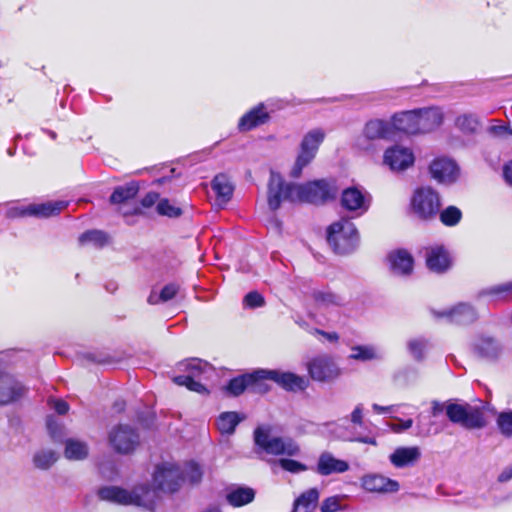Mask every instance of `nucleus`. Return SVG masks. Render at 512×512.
I'll return each instance as SVG.
<instances>
[{"label": "nucleus", "mask_w": 512, "mask_h": 512, "mask_svg": "<svg viewBox=\"0 0 512 512\" xmlns=\"http://www.w3.org/2000/svg\"><path fill=\"white\" fill-rule=\"evenodd\" d=\"M47 425H48L49 430H52V422H51V420H48Z\"/></svg>", "instance_id": "obj_64"}, {"label": "nucleus", "mask_w": 512, "mask_h": 512, "mask_svg": "<svg viewBox=\"0 0 512 512\" xmlns=\"http://www.w3.org/2000/svg\"><path fill=\"white\" fill-rule=\"evenodd\" d=\"M52 404H53V408L59 414H65L69 410V406H68L67 402H65L63 400H53Z\"/></svg>", "instance_id": "obj_56"}, {"label": "nucleus", "mask_w": 512, "mask_h": 512, "mask_svg": "<svg viewBox=\"0 0 512 512\" xmlns=\"http://www.w3.org/2000/svg\"><path fill=\"white\" fill-rule=\"evenodd\" d=\"M273 464L279 465L282 469L290 473H300L307 470V466L299 461L281 458L273 461Z\"/></svg>", "instance_id": "obj_45"}, {"label": "nucleus", "mask_w": 512, "mask_h": 512, "mask_svg": "<svg viewBox=\"0 0 512 512\" xmlns=\"http://www.w3.org/2000/svg\"><path fill=\"white\" fill-rule=\"evenodd\" d=\"M180 471L182 472L183 482L189 481L191 483H197L202 478V470L199 465L194 462L180 466Z\"/></svg>", "instance_id": "obj_41"}, {"label": "nucleus", "mask_w": 512, "mask_h": 512, "mask_svg": "<svg viewBox=\"0 0 512 512\" xmlns=\"http://www.w3.org/2000/svg\"><path fill=\"white\" fill-rule=\"evenodd\" d=\"M414 161L415 157L413 151L401 145H394L387 148L383 155V163L395 172L408 169L414 164Z\"/></svg>", "instance_id": "obj_14"}, {"label": "nucleus", "mask_w": 512, "mask_h": 512, "mask_svg": "<svg viewBox=\"0 0 512 512\" xmlns=\"http://www.w3.org/2000/svg\"><path fill=\"white\" fill-rule=\"evenodd\" d=\"M68 202L63 200L47 201L39 204H31L25 209L15 210L13 215H34L37 217H50L63 211Z\"/></svg>", "instance_id": "obj_22"}, {"label": "nucleus", "mask_w": 512, "mask_h": 512, "mask_svg": "<svg viewBox=\"0 0 512 512\" xmlns=\"http://www.w3.org/2000/svg\"><path fill=\"white\" fill-rule=\"evenodd\" d=\"M488 128V132L496 137L507 138V131H510V127L500 123L499 121H494Z\"/></svg>", "instance_id": "obj_50"}, {"label": "nucleus", "mask_w": 512, "mask_h": 512, "mask_svg": "<svg viewBox=\"0 0 512 512\" xmlns=\"http://www.w3.org/2000/svg\"><path fill=\"white\" fill-rule=\"evenodd\" d=\"M455 125L464 133H474L479 127V120L473 114H463L456 118Z\"/></svg>", "instance_id": "obj_39"}, {"label": "nucleus", "mask_w": 512, "mask_h": 512, "mask_svg": "<svg viewBox=\"0 0 512 512\" xmlns=\"http://www.w3.org/2000/svg\"><path fill=\"white\" fill-rule=\"evenodd\" d=\"M100 499L121 505H137L152 510L156 491L148 486H138L129 491L116 486H106L98 491Z\"/></svg>", "instance_id": "obj_1"}, {"label": "nucleus", "mask_w": 512, "mask_h": 512, "mask_svg": "<svg viewBox=\"0 0 512 512\" xmlns=\"http://www.w3.org/2000/svg\"><path fill=\"white\" fill-rule=\"evenodd\" d=\"M254 490L247 487L237 488L227 495L228 502L234 507H240L253 501Z\"/></svg>", "instance_id": "obj_36"}, {"label": "nucleus", "mask_w": 512, "mask_h": 512, "mask_svg": "<svg viewBox=\"0 0 512 512\" xmlns=\"http://www.w3.org/2000/svg\"><path fill=\"white\" fill-rule=\"evenodd\" d=\"M313 297L317 307L323 309L339 307L345 303L344 297L331 291H317Z\"/></svg>", "instance_id": "obj_34"}, {"label": "nucleus", "mask_w": 512, "mask_h": 512, "mask_svg": "<svg viewBox=\"0 0 512 512\" xmlns=\"http://www.w3.org/2000/svg\"><path fill=\"white\" fill-rule=\"evenodd\" d=\"M446 415L453 423L468 429L481 428L485 425L483 412L480 408L469 404L447 403Z\"/></svg>", "instance_id": "obj_7"}, {"label": "nucleus", "mask_w": 512, "mask_h": 512, "mask_svg": "<svg viewBox=\"0 0 512 512\" xmlns=\"http://www.w3.org/2000/svg\"><path fill=\"white\" fill-rule=\"evenodd\" d=\"M296 184H286L279 173L271 172L268 183L267 201L270 209L277 210L285 200L296 202L293 190Z\"/></svg>", "instance_id": "obj_12"}, {"label": "nucleus", "mask_w": 512, "mask_h": 512, "mask_svg": "<svg viewBox=\"0 0 512 512\" xmlns=\"http://www.w3.org/2000/svg\"><path fill=\"white\" fill-rule=\"evenodd\" d=\"M89 448L86 442L78 439H68L65 443V457L69 460H83L88 456Z\"/></svg>", "instance_id": "obj_35"}, {"label": "nucleus", "mask_w": 512, "mask_h": 512, "mask_svg": "<svg viewBox=\"0 0 512 512\" xmlns=\"http://www.w3.org/2000/svg\"><path fill=\"white\" fill-rule=\"evenodd\" d=\"M387 261L391 272L395 275L407 276L413 271V257L404 249H398L390 252L388 254Z\"/></svg>", "instance_id": "obj_23"}, {"label": "nucleus", "mask_w": 512, "mask_h": 512, "mask_svg": "<svg viewBox=\"0 0 512 512\" xmlns=\"http://www.w3.org/2000/svg\"><path fill=\"white\" fill-rule=\"evenodd\" d=\"M413 424V421L411 419H407V420H404V421H400L399 424H395L393 426V429L395 431H403V430H407L409 429Z\"/></svg>", "instance_id": "obj_59"}, {"label": "nucleus", "mask_w": 512, "mask_h": 512, "mask_svg": "<svg viewBox=\"0 0 512 512\" xmlns=\"http://www.w3.org/2000/svg\"><path fill=\"white\" fill-rule=\"evenodd\" d=\"M394 138L391 121L371 119L367 121L359 136L355 139V146L359 150H369L374 141L391 140Z\"/></svg>", "instance_id": "obj_6"}, {"label": "nucleus", "mask_w": 512, "mask_h": 512, "mask_svg": "<svg viewBox=\"0 0 512 512\" xmlns=\"http://www.w3.org/2000/svg\"><path fill=\"white\" fill-rule=\"evenodd\" d=\"M315 334L321 335L330 343H336L339 340V335L336 332H325L319 329H315Z\"/></svg>", "instance_id": "obj_55"}, {"label": "nucleus", "mask_w": 512, "mask_h": 512, "mask_svg": "<svg viewBox=\"0 0 512 512\" xmlns=\"http://www.w3.org/2000/svg\"><path fill=\"white\" fill-rule=\"evenodd\" d=\"M261 372L262 370H258L252 374L242 375L232 379L227 386V390L230 394L237 396L248 387L256 389L257 386L260 385V381L263 380V377L259 375Z\"/></svg>", "instance_id": "obj_29"}, {"label": "nucleus", "mask_w": 512, "mask_h": 512, "mask_svg": "<svg viewBox=\"0 0 512 512\" xmlns=\"http://www.w3.org/2000/svg\"><path fill=\"white\" fill-rule=\"evenodd\" d=\"M267 120L268 113L265 111L263 105H259L241 117L238 127L241 131H249L264 124Z\"/></svg>", "instance_id": "obj_31"}, {"label": "nucleus", "mask_w": 512, "mask_h": 512, "mask_svg": "<svg viewBox=\"0 0 512 512\" xmlns=\"http://www.w3.org/2000/svg\"><path fill=\"white\" fill-rule=\"evenodd\" d=\"M259 375L263 377V380H273L287 390H304L307 386V381L303 377L290 372L262 370Z\"/></svg>", "instance_id": "obj_20"}, {"label": "nucleus", "mask_w": 512, "mask_h": 512, "mask_svg": "<svg viewBox=\"0 0 512 512\" xmlns=\"http://www.w3.org/2000/svg\"><path fill=\"white\" fill-rule=\"evenodd\" d=\"M293 197L299 202L323 203L335 194V190L325 180H317L304 185H296Z\"/></svg>", "instance_id": "obj_10"}, {"label": "nucleus", "mask_w": 512, "mask_h": 512, "mask_svg": "<svg viewBox=\"0 0 512 512\" xmlns=\"http://www.w3.org/2000/svg\"><path fill=\"white\" fill-rule=\"evenodd\" d=\"M349 357L359 361H370L380 359L382 355L381 352L374 346L361 345L352 347Z\"/></svg>", "instance_id": "obj_37"}, {"label": "nucleus", "mask_w": 512, "mask_h": 512, "mask_svg": "<svg viewBox=\"0 0 512 512\" xmlns=\"http://www.w3.org/2000/svg\"><path fill=\"white\" fill-rule=\"evenodd\" d=\"M419 134L429 133L439 128L444 120V114L439 107L417 109Z\"/></svg>", "instance_id": "obj_21"}, {"label": "nucleus", "mask_w": 512, "mask_h": 512, "mask_svg": "<svg viewBox=\"0 0 512 512\" xmlns=\"http://www.w3.org/2000/svg\"><path fill=\"white\" fill-rule=\"evenodd\" d=\"M341 205L348 211L362 215L369 209L370 196L357 188H347L342 193Z\"/></svg>", "instance_id": "obj_18"}, {"label": "nucleus", "mask_w": 512, "mask_h": 512, "mask_svg": "<svg viewBox=\"0 0 512 512\" xmlns=\"http://www.w3.org/2000/svg\"><path fill=\"white\" fill-rule=\"evenodd\" d=\"M148 302L152 305L158 304L162 302L160 298V293L157 294L155 291H152L151 294L148 297Z\"/></svg>", "instance_id": "obj_61"}, {"label": "nucleus", "mask_w": 512, "mask_h": 512, "mask_svg": "<svg viewBox=\"0 0 512 512\" xmlns=\"http://www.w3.org/2000/svg\"><path fill=\"white\" fill-rule=\"evenodd\" d=\"M57 458V454L53 450L45 449L37 452L33 460L36 467L47 469L56 462Z\"/></svg>", "instance_id": "obj_40"}, {"label": "nucleus", "mask_w": 512, "mask_h": 512, "mask_svg": "<svg viewBox=\"0 0 512 512\" xmlns=\"http://www.w3.org/2000/svg\"><path fill=\"white\" fill-rule=\"evenodd\" d=\"M264 304V298L258 292H249L244 298V305L249 308L261 307Z\"/></svg>", "instance_id": "obj_49"}, {"label": "nucleus", "mask_w": 512, "mask_h": 512, "mask_svg": "<svg viewBox=\"0 0 512 512\" xmlns=\"http://www.w3.org/2000/svg\"><path fill=\"white\" fill-rule=\"evenodd\" d=\"M212 189L216 195V203L219 206L225 205L232 197L234 187L225 174H219L212 181Z\"/></svg>", "instance_id": "obj_30"}, {"label": "nucleus", "mask_w": 512, "mask_h": 512, "mask_svg": "<svg viewBox=\"0 0 512 512\" xmlns=\"http://www.w3.org/2000/svg\"><path fill=\"white\" fill-rule=\"evenodd\" d=\"M439 216L440 221L445 226H455L460 222L462 218V212L456 206H448L440 212Z\"/></svg>", "instance_id": "obj_42"}, {"label": "nucleus", "mask_w": 512, "mask_h": 512, "mask_svg": "<svg viewBox=\"0 0 512 512\" xmlns=\"http://www.w3.org/2000/svg\"><path fill=\"white\" fill-rule=\"evenodd\" d=\"M497 425L504 436L512 437V411L500 413L497 418Z\"/></svg>", "instance_id": "obj_47"}, {"label": "nucleus", "mask_w": 512, "mask_h": 512, "mask_svg": "<svg viewBox=\"0 0 512 512\" xmlns=\"http://www.w3.org/2000/svg\"><path fill=\"white\" fill-rule=\"evenodd\" d=\"M348 470V462L335 458L329 452H324L319 456L316 471L320 475L328 476L333 473H344Z\"/></svg>", "instance_id": "obj_27"}, {"label": "nucleus", "mask_w": 512, "mask_h": 512, "mask_svg": "<svg viewBox=\"0 0 512 512\" xmlns=\"http://www.w3.org/2000/svg\"><path fill=\"white\" fill-rule=\"evenodd\" d=\"M256 446L267 454L288 457L300 454L299 444L290 437H278L272 435V428L268 425L259 426L254 431Z\"/></svg>", "instance_id": "obj_2"}, {"label": "nucleus", "mask_w": 512, "mask_h": 512, "mask_svg": "<svg viewBox=\"0 0 512 512\" xmlns=\"http://www.w3.org/2000/svg\"><path fill=\"white\" fill-rule=\"evenodd\" d=\"M307 368L310 377L318 382H332L341 375V369L328 355L313 358Z\"/></svg>", "instance_id": "obj_13"}, {"label": "nucleus", "mask_w": 512, "mask_h": 512, "mask_svg": "<svg viewBox=\"0 0 512 512\" xmlns=\"http://www.w3.org/2000/svg\"><path fill=\"white\" fill-rule=\"evenodd\" d=\"M178 290H179V287L174 283H170V284L164 286L160 292V298H161L162 302H166V301L174 298L175 295L177 294Z\"/></svg>", "instance_id": "obj_51"}, {"label": "nucleus", "mask_w": 512, "mask_h": 512, "mask_svg": "<svg viewBox=\"0 0 512 512\" xmlns=\"http://www.w3.org/2000/svg\"><path fill=\"white\" fill-rule=\"evenodd\" d=\"M244 419L237 412H223L219 415L216 426L221 434L231 435L234 433L236 426Z\"/></svg>", "instance_id": "obj_33"}, {"label": "nucleus", "mask_w": 512, "mask_h": 512, "mask_svg": "<svg viewBox=\"0 0 512 512\" xmlns=\"http://www.w3.org/2000/svg\"><path fill=\"white\" fill-rule=\"evenodd\" d=\"M485 294L498 299H512V281L492 286L485 290Z\"/></svg>", "instance_id": "obj_43"}, {"label": "nucleus", "mask_w": 512, "mask_h": 512, "mask_svg": "<svg viewBox=\"0 0 512 512\" xmlns=\"http://www.w3.org/2000/svg\"><path fill=\"white\" fill-rule=\"evenodd\" d=\"M363 419V407L362 405H358L351 413V422L354 424H362Z\"/></svg>", "instance_id": "obj_54"}, {"label": "nucleus", "mask_w": 512, "mask_h": 512, "mask_svg": "<svg viewBox=\"0 0 512 512\" xmlns=\"http://www.w3.org/2000/svg\"><path fill=\"white\" fill-rule=\"evenodd\" d=\"M426 264L431 271L441 273L450 267L451 260L442 246H433L426 250Z\"/></svg>", "instance_id": "obj_26"}, {"label": "nucleus", "mask_w": 512, "mask_h": 512, "mask_svg": "<svg viewBox=\"0 0 512 512\" xmlns=\"http://www.w3.org/2000/svg\"><path fill=\"white\" fill-rule=\"evenodd\" d=\"M318 499V490L309 489L295 500L293 512H313L317 507Z\"/></svg>", "instance_id": "obj_32"}, {"label": "nucleus", "mask_w": 512, "mask_h": 512, "mask_svg": "<svg viewBox=\"0 0 512 512\" xmlns=\"http://www.w3.org/2000/svg\"><path fill=\"white\" fill-rule=\"evenodd\" d=\"M475 352L483 358L493 360L502 352L499 342L490 336H480L474 343Z\"/></svg>", "instance_id": "obj_28"}, {"label": "nucleus", "mask_w": 512, "mask_h": 512, "mask_svg": "<svg viewBox=\"0 0 512 512\" xmlns=\"http://www.w3.org/2000/svg\"><path fill=\"white\" fill-rule=\"evenodd\" d=\"M372 408L378 414L392 413L395 411L394 406H380L378 404H373Z\"/></svg>", "instance_id": "obj_58"}, {"label": "nucleus", "mask_w": 512, "mask_h": 512, "mask_svg": "<svg viewBox=\"0 0 512 512\" xmlns=\"http://www.w3.org/2000/svg\"><path fill=\"white\" fill-rule=\"evenodd\" d=\"M512 478V467L506 468L500 475L499 480L501 482L508 481Z\"/></svg>", "instance_id": "obj_60"}, {"label": "nucleus", "mask_w": 512, "mask_h": 512, "mask_svg": "<svg viewBox=\"0 0 512 512\" xmlns=\"http://www.w3.org/2000/svg\"><path fill=\"white\" fill-rule=\"evenodd\" d=\"M154 485L153 488L156 492L158 490L163 492L172 493L177 491L183 483L182 472L180 471V465L173 463H163L157 466L153 476Z\"/></svg>", "instance_id": "obj_11"}, {"label": "nucleus", "mask_w": 512, "mask_h": 512, "mask_svg": "<svg viewBox=\"0 0 512 512\" xmlns=\"http://www.w3.org/2000/svg\"><path fill=\"white\" fill-rule=\"evenodd\" d=\"M408 348L414 358L421 359L426 348V343L421 339H414L409 341Z\"/></svg>", "instance_id": "obj_48"}, {"label": "nucleus", "mask_w": 512, "mask_h": 512, "mask_svg": "<svg viewBox=\"0 0 512 512\" xmlns=\"http://www.w3.org/2000/svg\"><path fill=\"white\" fill-rule=\"evenodd\" d=\"M503 174L505 181L512 186V161H509L507 164H505L503 168Z\"/></svg>", "instance_id": "obj_57"}, {"label": "nucleus", "mask_w": 512, "mask_h": 512, "mask_svg": "<svg viewBox=\"0 0 512 512\" xmlns=\"http://www.w3.org/2000/svg\"><path fill=\"white\" fill-rule=\"evenodd\" d=\"M156 210L160 215L168 217H178L182 213L181 209L172 204L168 199H160L156 206Z\"/></svg>", "instance_id": "obj_46"}, {"label": "nucleus", "mask_w": 512, "mask_h": 512, "mask_svg": "<svg viewBox=\"0 0 512 512\" xmlns=\"http://www.w3.org/2000/svg\"><path fill=\"white\" fill-rule=\"evenodd\" d=\"M445 406H446V404L434 403V405H433V414L436 416L443 409H445Z\"/></svg>", "instance_id": "obj_63"}, {"label": "nucleus", "mask_w": 512, "mask_h": 512, "mask_svg": "<svg viewBox=\"0 0 512 512\" xmlns=\"http://www.w3.org/2000/svg\"><path fill=\"white\" fill-rule=\"evenodd\" d=\"M138 185L135 182L125 184L117 187L110 197V201L114 204L123 203L136 196L138 192Z\"/></svg>", "instance_id": "obj_38"}, {"label": "nucleus", "mask_w": 512, "mask_h": 512, "mask_svg": "<svg viewBox=\"0 0 512 512\" xmlns=\"http://www.w3.org/2000/svg\"><path fill=\"white\" fill-rule=\"evenodd\" d=\"M393 133L396 131L406 134H419L417 110L404 111L395 114L391 119Z\"/></svg>", "instance_id": "obj_25"}, {"label": "nucleus", "mask_w": 512, "mask_h": 512, "mask_svg": "<svg viewBox=\"0 0 512 512\" xmlns=\"http://www.w3.org/2000/svg\"><path fill=\"white\" fill-rule=\"evenodd\" d=\"M361 487L371 493H394L400 488L397 481L380 474H367L361 478Z\"/></svg>", "instance_id": "obj_19"}, {"label": "nucleus", "mask_w": 512, "mask_h": 512, "mask_svg": "<svg viewBox=\"0 0 512 512\" xmlns=\"http://www.w3.org/2000/svg\"><path fill=\"white\" fill-rule=\"evenodd\" d=\"M178 370L185 374L175 376L173 378L174 383L186 386L189 390L197 393L206 392L205 386L195 378L212 371V367L207 362L198 358L187 359L178 364Z\"/></svg>", "instance_id": "obj_4"}, {"label": "nucleus", "mask_w": 512, "mask_h": 512, "mask_svg": "<svg viewBox=\"0 0 512 512\" xmlns=\"http://www.w3.org/2000/svg\"><path fill=\"white\" fill-rule=\"evenodd\" d=\"M437 319H443L457 324H469L476 320L477 313L475 309L467 303H459L443 310H432Z\"/></svg>", "instance_id": "obj_15"}, {"label": "nucleus", "mask_w": 512, "mask_h": 512, "mask_svg": "<svg viewBox=\"0 0 512 512\" xmlns=\"http://www.w3.org/2000/svg\"><path fill=\"white\" fill-rule=\"evenodd\" d=\"M108 442L111 448L119 454L133 453L140 444L137 431L126 424H119L111 428L108 433Z\"/></svg>", "instance_id": "obj_9"}, {"label": "nucleus", "mask_w": 512, "mask_h": 512, "mask_svg": "<svg viewBox=\"0 0 512 512\" xmlns=\"http://www.w3.org/2000/svg\"><path fill=\"white\" fill-rule=\"evenodd\" d=\"M325 135V131L321 128L312 129L304 135L295 164L291 170V176L299 177L303 168L312 162L325 139Z\"/></svg>", "instance_id": "obj_5"}, {"label": "nucleus", "mask_w": 512, "mask_h": 512, "mask_svg": "<svg viewBox=\"0 0 512 512\" xmlns=\"http://www.w3.org/2000/svg\"><path fill=\"white\" fill-rule=\"evenodd\" d=\"M25 393L26 388L13 376L0 373V406L19 400Z\"/></svg>", "instance_id": "obj_17"}, {"label": "nucleus", "mask_w": 512, "mask_h": 512, "mask_svg": "<svg viewBox=\"0 0 512 512\" xmlns=\"http://www.w3.org/2000/svg\"><path fill=\"white\" fill-rule=\"evenodd\" d=\"M353 440L354 441H358V442H362V443H366V444H371V445H376L377 444L375 438H372V437H361V438H355Z\"/></svg>", "instance_id": "obj_62"}, {"label": "nucleus", "mask_w": 512, "mask_h": 512, "mask_svg": "<svg viewBox=\"0 0 512 512\" xmlns=\"http://www.w3.org/2000/svg\"><path fill=\"white\" fill-rule=\"evenodd\" d=\"M81 244H93L95 246H103L107 242V236L105 233L99 230H92L83 233L79 237Z\"/></svg>", "instance_id": "obj_44"}, {"label": "nucleus", "mask_w": 512, "mask_h": 512, "mask_svg": "<svg viewBox=\"0 0 512 512\" xmlns=\"http://www.w3.org/2000/svg\"><path fill=\"white\" fill-rule=\"evenodd\" d=\"M430 173L439 183L450 184L457 179L459 171L453 160L440 157L430 164Z\"/></svg>", "instance_id": "obj_16"}, {"label": "nucleus", "mask_w": 512, "mask_h": 512, "mask_svg": "<svg viewBox=\"0 0 512 512\" xmlns=\"http://www.w3.org/2000/svg\"><path fill=\"white\" fill-rule=\"evenodd\" d=\"M340 508L339 500L337 497H331L326 499L322 506L321 511L322 512H335Z\"/></svg>", "instance_id": "obj_52"}, {"label": "nucleus", "mask_w": 512, "mask_h": 512, "mask_svg": "<svg viewBox=\"0 0 512 512\" xmlns=\"http://www.w3.org/2000/svg\"><path fill=\"white\" fill-rule=\"evenodd\" d=\"M441 206L439 194L430 187L415 190L411 198L413 212L421 219H431L436 216Z\"/></svg>", "instance_id": "obj_8"}, {"label": "nucleus", "mask_w": 512, "mask_h": 512, "mask_svg": "<svg viewBox=\"0 0 512 512\" xmlns=\"http://www.w3.org/2000/svg\"><path fill=\"white\" fill-rule=\"evenodd\" d=\"M327 240L338 254H348L359 244V233L349 219L342 218L328 228Z\"/></svg>", "instance_id": "obj_3"}, {"label": "nucleus", "mask_w": 512, "mask_h": 512, "mask_svg": "<svg viewBox=\"0 0 512 512\" xmlns=\"http://www.w3.org/2000/svg\"><path fill=\"white\" fill-rule=\"evenodd\" d=\"M159 194L156 192H149L144 196L141 203L143 207L149 208L153 206L154 204H158L159 201Z\"/></svg>", "instance_id": "obj_53"}, {"label": "nucleus", "mask_w": 512, "mask_h": 512, "mask_svg": "<svg viewBox=\"0 0 512 512\" xmlns=\"http://www.w3.org/2000/svg\"><path fill=\"white\" fill-rule=\"evenodd\" d=\"M421 458V449L417 446L397 447L390 455L389 461L395 468L414 466Z\"/></svg>", "instance_id": "obj_24"}]
</instances>
